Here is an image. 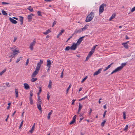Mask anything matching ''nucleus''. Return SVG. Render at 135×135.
Listing matches in <instances>:
<instances>
[{
	"mask_svg": "<svg viewBox=\"0 0 135 135\" xmlns=\"http://www.w3.org/2000/svg\"><path fill=\"white\" fill-rule=\"evenodd\" d=\"M94 16V13L93 12H91L87 16L85 21L88 22L91 21L93 18Z\"/></svg>",
	"mask_w": 135,
	"mask_h": 135,
	"instance_id": "f257e3e1",
	"label": "nucleus"
},
{
	"mask_svg": "<svg viewBox=\"0 0 135 135\" xmlns=\"http://www.w3.org/2000/svg\"><path fill=\"white\" fill-rule=\"evenodd\" d=\"M107 4L105 3H103L100 6L99 10V13L100 14L102 13L104 11V7H106Z\"/></svg>",
	"mask_w": 135,
	"mask_h": 135,
	"instance_id": "f03ea898",
	"label": "nucleus"
},
{
	"mask_svg": "<svg viewBox=\"0 0 135 135\" xmlns=\"http://www.w3.org/2000/svg\"><path fill=\"white\" fill-rule=\"evenodd\" d=\"M41 104L42 102L41 101L38 100L37 104V108L41 112H42V108L41 107Z\"/></svg>",
	"mask_w": 135,
	"mask_h": 135,
	"instance_id": "7ed1b4c3",
	"label": "nucleus"
},
{
	"mask_svg": "<svg viewBox=\"0 0 135 135\" xmlns=\"http://www.w3.org/2000/svg\"><path fill=\"white\" fill-rule=\"evenodd\" d=\"M78 45L77 44L73 43L71 46L70 47L71 50H75L77 48V46Z\"/></svg>",
	"mask_w": 135,
	"mask_h": 135,
	"instance_id": "20e7f679",
	"label": "nucleus"
},
{
	"mask_svg": "<svg viewBox=\"0 0 135 135\" xmlns=\"http://www.w3.org/2000/svg\"><path fill=\"white\" fill-rule=\"evenodd\" d=\"M36 41L35 40H33V41L31 43L30 46V48L31 50H33V46L35 45L36 43Z\"/></svg>",
	"mask_w": 135,
	"mask_h": 135,
	"instance_id": "39448f33",
	"label": "nucleus"
},
{
	"mask_svg": "<svg viewBox=\"0 0 135 135\" xmlns=\"http://www.w3.org/2000/svg\"><path fill=\"white\" fill-rule=\"evenodd\" d=\"M127 64L126 63H122L121 64V65L118 67V68L119 70L120 71H121L123 68V67L125 65H126Z\"/></svg>",
	"mask_w": 135,
	"mask_h": 135,
	"instance_id": "423d86ee",
	"label": "nucleus"
},
{
	"mask_svg": "<svg viewBox=\"0 0 135 135\" xmlns=\"http://www.w3.org/2000/svg\"><path fill=\"white\" fill-rule=\"evenodd\" d=\"M83 31L81 28H80L78 30L76 29L73 35H76L78 33H80Z\"/></svg>",
	"mask_w": 135,
	"mask_h": 135,
	"instance_id": "0eeeda50",
	"label": "nucleus"
},
{
	"mask_svg": "<svg viewBox=\"0 0 135 135\" xmlns=\"http://www.w3.org/2000/svg\"><path fill=\"white\" fill-rule=\"evenodd\" d=\"M102 68H100L98 70L95 72V73L93 74L94 76H95V75H98L99 74H100L101 71L102 70Z\"/></svg>",
	"mask_w": 135,
	"mask_h": 135,
	"instance_id": "6e6552de",
	"label": "nucleus"
},
{
	"mask_svg": "<svg viewBox=\"0 0 135 135\" xmlns=\"http://www.w3.org/2000/svg\"><path fill=\"white\" fill-rule=\"evenodd\" d=\"M85 37V36H83L82 37H80L77 41L76 44H77L78 45H79L81 43V42L83 40V38Z\"/></svg>",
	"mask_w": 135,
	"mask_h": 135,
	"instance_id": "1a4fd4ad",
	"label": "nucleus"
},
{
	"mask_svg": "<svg viewBox=\"0 0 135 135\" xmlns=\"http://www.w3.org/2000/svg\"><path fill=\"white\" fill-rule=\"evenodd\" d=\"M34 15L33 14H31L30 15H29L27 16V18L28 20V21L30 22L31 21L32 19V17Z\"/></svg>",
	"mask_w": 135,
	"mask_h": 135,
	"instance_id": "9d476101",
	"label": "nucleus"
},
{
	"mask_svg": "<svg viewBox=\"0 0 135 135\" xmlns=\"http://www.w3.org/2000/svg\"><path fill=\"white\" fill-rule=\"evenodd\" d=\"M9 20L13 24H16L17 23V22L16 21L14 20L13 18L10 17L9 18Z\"/></svg>",
	"mask_w": 135,
	"mask_h": 135,
	"instance_id": "9b49d317",
	"label": "nucleus"
},
{
	"mask_svg": "<svg viewBox=\"0 0 135 135\" xmlns=\"http://www.w3.org/2000/svg\"><path fill=\"white\" fill-rule=\"evenodd\" d=\"M38 72L36 70H35L33 73L32 75H31L32 77H35L36 75L37 74Z\"/></svg>",
	"mask_w": 135,
	"mask_h": 135,
	"instance_id": "f8f14e48",
	"label": "nucleus"
},
{
	"mask_svg": "<svg viewBox=\"0 0 135 135\" xmlns=\"http://www.w3.org/2000/svg\"><path fill=\"white\" fill-rule=\"evenodd\" d=\"M23 85L25 89H28L30 88V86L27 83H24Z\"/></svg>",
	"mask_w": 135,
	"mask_h": 135,
	"instance_id": "ddd939ff",
	"label": "nucleus"
},
{
	"mask_svg": "<svg viewBox=\"0 0 135 135\" xmlns=\"http://www.w3.org/2000/svg\"><path fill=\"white\" fill-rule=\"evenodd\" d=\"M53 112V111L52 110H51L50 112H49L48 114L47 118L48 120H50V116L52 114V113Z\"/></svg>",
	"mask_w": 135,
	"mask_h": 135,
	"instance_id": "4468645a",
	"label": "nucleus"
},
{
	"mask_svg": "<svg viewBox=\"0 0 135 135\" xmlns=\"http://www.w3.org/2000/svg\"><path fill=\"white\" fill-rule=\"evenodd\" d=\"M51 63L50 60L49 59H48L47 61V66L51 67Z\"/></svg>",
	"mask_w": 135,
	"mask_h": 135,
	"instance_id": "2eb2a0df",
	"label": "nucleus"
},
{
	"mask_svg": "<svg viewBox=\"0 0 135 135\" xmlns=\"http://www.w3.org/2000/svg\"><path fill=\"white\" fill-rule=\"evenodd\" d=\"M20 21L21 22V23L20 24L21 25H22L23 24V17L21 16H20Z\"/></svg>",
	"mask_w": 135,
	"mask_h": 135,
	"instance_id": "dca6fc26",
	"label": "nucleus"
},
{
	"mask_svg": "<svg viewBox=\"0 0 135 135\" xmlns=\"http://www.w3.org/2000/svg\"><path fill=\"white\" fill-rule=\"evenodd\" d=\"M120 71L118 68L115 69L114 70H113L110 74H112L114 73L117 72L118 71Z\"/></svg>",
	"mask_w": 135,
	"mask_h": 135,
	"instance_id": "f3484780",
	"label": "nucleus"
},
{
	"mask_svg": "<svg viewBox=\"0 0 135 135\" xmlns=\"http://www.w3.org/2000/svg\"><path fill=\"white\" fill-rule=\"evenodd\" d=\"M35 123H34L32 126V128L31 129V130L30 131V132L31 133H32L33 132V131H34L35 128Z\"/></svg>",
	"mask_w": 135,
	"mask_h": 135,
	"instance_id": "a211bd4d",
	"label": "nucleus"
},
{
	"mask_svg": "<svg viewBox=\"0 0 135 135\" xmlns=\"http://www.w3.org/2000/svg\"><path fill=\"white\" fill-rule=\"evenodd\" d=\"M122 44L124 46L126 49H128V46L127 44V43H123Z\"/></svg>",
	"mask_w": 135,
	"mask_h": 135,
	"instance_id": "6ab92c4d",
	"label": "nucleus"
},
{
	"mask_svg": "<svg viewBox=\"0 0 135 135\" xmlns=\"http://www.w3.org/2000/svg\"><path fill=\"white\" fill-rule=\"evenodd\" d=\"M51 32L50 29H48L45 32H43V34L45 35H46Z\"/></svg>",
	"mask_w": 135,
	"mask_h": 135,
	"instance_id": "aec40b11",
	"label": "nucleus"
},
{
	"mask_svg": "<svg viewBox=\"0 0 135 135\" xmlns=\"http://www.w3.org/2000/svg\"><path fill=\"white\" fill-rule=\"evenodd\" d=\"M116 16V14L115 13H114L112 15V16H111L110 18L109 19V21H111L112 19H113L114 17H115V16Z\"/></svg>",
	"mask_w": 135,
	"mask_h": 135,
	"instance_id": "412c9836",
	"label": "nucleus"
},
{
	"mask_svg": "<svg viewBox=\"0 0 135 135\" xmlns=\"http://www.w3.org/2000/svg\"><path fill=\"white\" fill-rule=\"evenodd\" d=\"M40 67L41 66L37 64V66H36L35 70H36L38 72L40 69Z\"/></svg>",
	"mask_w": 135,
	"mask_h": 135,
	"instance_id": "4be33fe9",
	"label": "nucleus"
},
{
	"mask_svg": "<svg viewBox=\"0 0 135 135\" xmlns=\"http://www.w3.org/2000/svg\"><path fill=\"white\" fill-rule=\"evenodd\" d=\"M52 82L51 80H50L49 85H48V87L49 88H51Z\"/></svg>",
	"mask_w": 135,
	"mask_h": 135,
	"instance_id": "5701e85b",
	"label": "nucleus"
},
{
	"mask_svg": "<svg viewBox=\"0 0 135 135\" xmlns=\"http://www.w3.org/2000/svg\"><path fill=\"white\" fill-rule=\"evenodd\" d=\"M12 51H13V54L14 55H15L18 53V51L16 50H14Z\"/></svg>",
	"mask_w": 135,
	"mask_h": 135,
	"instance_id": "b1692460",
	"label": "nucleus"
},
{
	"mask_svg": "<svg viewBox=\"0 0 135 135\" xmlns=\"http://www.w3.org/2000/svg\"><path fill=\"white\" fill-rule=\"evenodd\" d=\"M29 100L30 101V103L31 104H33V102L32 97H29Z\"/></svg>",
	"mask_w": 135,
	"mask_h": 135,
	"instance_id": "393cba45",
	"label": "nucleus"
},
{
	"mask_svg": "<svg viewBox=\"0 0 135 135\" xmlns=\"http://www.w3.org/2000/svg\"><path fill=\"white\" fill-rule=\"evenodd\" d=\"M15 93L16 97L17 98L18 96V92L17 89H15Z\"/></svg>",
	"mask_w": 135,
	"mask_h": 135,
	"instance_id": "a878e982",
	"label": "nucleus"
},
{
	"mask_svg": "<svg viewBox=\"0 0 135 135\" xmlns=\"http://www.w3.org/2000/svg\"><path fill=\"white\" fill-rule=\"evenodd\" d=\"M27 9L29 10L31 12H32L33 11V10L32 8L31 7V6H29L27 8Z\"/></svg>",
	"mask_w": 135,
	"mask_h": 135,
	"instance_id": "bb28decb",
	"label": "nucleus"
},
{
	"mask_svg": "<svg viewBox=\"0 0 135 135\" xmlns=\"http://www.w3.org/2000/svg\"><path fill=\"white\" fill-rule=\"evenodd\" d=\"M88 26V25H86L83 28H81L83 31L85 30L88 27L87 26Z\"/></svg>",
	"mask_w": 135,
	"mask_h": 135,
	"instance_id": "cd10ccee",
	"label": "nucleus"
},
{
	"mask_svg": "<svg viewBox=\"0 0 135 135\" xmlns=\"http://www.w3.org/2000/svg\"><path fill=\"white\" fill-rule=\"evenodd\" d=\"M97 46V45H96L93 46L91 51L94 52L95 51V49L96 46Z\"/></svg>",
	"mask_w": 135,
	"mask_h": 135,
	"instance_id": "c85d7f7f",
	"label": "nucleus"
},
{
	"mask_svg": "<svg viewBox=\"0 0 135 135\" xmlns=\"http://www.w3.org/2000/svg\"><path fill=\"white\" fill-rule=\"evenodd\" d=\"M2 14L5 15V16H7V13L4 11L2 10Z\"/></svg>",
	"mask_w": 135,
	"mask_h": 135,
	"instance_id": "c756f323",
	"label": "nucleus"
},
{
	"mask_svg": "<svg viewBox=\"0 0 135 135\" xmlns=\"http://www.w3.org/2000/svg\"><path fill=\"white\" fill-rule=\"evenodd\" d=\"M6 71V69H4L0 73V75H2Z\"/></svg>",
	"mask_w": 135,
	"mask_h": 135,
	"instance_id": "7c9ffc66",
	"label": "nucleus"
},
{
	"mask_svg": "<svg viewBox=\"0 0 135 135\" xmlns=\"http://www.w3.org/2000/svg\"><path fill=\"white\" fill-rule=\"evenodd\" d=\"M71 85L70 84L69 85V86L68 87V88L67 89V90H66V94H67L68 93V91H69L70 89L71 88Z\"/></svg>",
	"mask_w": 135,
	"mask_h": 135,
	"instance_id": "2f4dec72",
	"label": "nucleus"
},
{
	"mask_svg": "<svg viewBox=\"0 0 135 135\" xmlns=\"http://www.w3.org/2000/svg\"><path fill=\"white\" fill-rule=\"evenodd\" d=\"M43 63V61L42 60H40L39 62H38L37 64L41 66V65Z\"/></svg>",
	"mask_w": 135,
	"mask_h": 135,
	"instance_id": "473e14b6",
	"label": "nucleus"
},
{
	"mask_svg": "<svg viewBox=\"0 0 135 135\" xmlns=\"http://www.w3.org/2000/svg\"><path fill=\"white\" fill-rule=\"evenodd\" d=\"M94 52L92 51H90V52H89L88 55L89 56V57H90L91 55L93 54Z\"/></svg>",
	"mask_w": 135,
	"mask_h": 135,
	"instance_id": "72a5a7b5",
	"label": "nucleus"
},
{
	"mask_svg": "<svg viewBox=\"0 0 135 135\" xmlns=\"http://www.w3.org/2000/svg\"><path fill=\"white\" fill-rule=\"evenodd\" d=\"M70 49H71L70 47L69 46H68L66 47L65 49V50L68 51L70 50Z\"/></svg>",
	"mask_w": 135,
	"mask_h": 135,
	"instance_id": "f704fd0d",
	"label": "nucleus"
},
{
	"mask_svg": "<svg viewBox=\"0 0 135 135\" xmlns=\"http://www.w3.org/2000/svg\"><path fill=\"white\" fill-rule=\"evenodd\" d=\"M37 80V78H32L31 80L32 82H34L36 80Z\"/></svg>",
	"mask_w": 135,
	"mask_h": 135,
	"instance_id": "c9c22d12",
	"label": "nucleus"
},
{
	"mask_svg": "<svg viewBox=\"0 0 135 135\" xmlns=\"http://www.w3.org/2000/svg\"><path fill=\"white\" fill-rule=\"evenodd\" d=\"M88 77L87 76H86L83 79L81 80V83H83L84 81Z\"/></svg>",
	"mask_w": 135,
	"mask_h": 135,
	"instance_id": "e433bc0d",
	"label": "nucleus"
},
{
	"mask_svg": "<svg viewBox=\"0 0 135 135\" xmlns=\"http://www.w3.org/2000/svg\"><path fill=\"white\" fill-rule=\"evenodd\" d=\"M106 120H104V121L101 123V126H104V124L105 123Z\"/></svg>",
	"mask_w": 135,
	"mask_h": 135,
	"instance_id": "4c0bfd02",
	"label": "nucleus"
},
{
	"mask_svg": "<svg viewBox=\"0 0 135 135\" xmlns=\"http://www.w3.org/2000/svg\"><path fill=\"white\" fill-rule=\"evenodd\" d=\"M64 31H65L64 30H61V31L59 33V34L60 35H61L62 34V33H63V32H64Z\"/></svg>",
	"mask_w": 135,
	"mask_h": 135,
	"instance_id": "58836bf2",
	"label": "nucleus"
},
{
	"mask_svg": "<svg viewBox=\"0 0 135 135\" xmlns=\"http://www.w3.org/2000/svg\"><path fill=\"white\" fill-rule=\"evenodd\" d=\"M128 128V125H126L125 128L124 129V131H127Z\"/></svg>",
	"mask_w": 135,
	"mask_h": 135,
	"instance_id": "ea45409f",
	"label": "nucleus"
},
{
	"mask_svg": "<svg viewBox=\"0 0 135 135\" xmlns=\"http://www.w3.org/2000/svg\"><path fill=\"white\" fill-rule=\"evenodd\" d=\"M22 58V57H20V58L18 59L16 61V63H18L19 62V61H20V60L21 59V58Z\"/></svg>",
	"mask_w": 135,
	"mask_h": 135,
	"instance_id": "a19ab883",
	"label": "nucleus"
},
{
	"mask_svg": "<svg viewBox=\"0 0 135 135\" xmlns=\"http://www.w3.org/2000/svg\"><path fill=\"white\" fill-rule=\"evenodd\" d=\"M41 12L40 11H38L37 12V13L38 15V16H42V15H41Z\"/></svg>",
	"mask_w": 135,
	"mask_h": 135,
	"instance_id": "79ce46f5",
	"label": "nucleus"
},
{
	"mask_svg": "<svg viewBox=\"0 0 135 135\" xmlns=\"http://www.w3.org/2000/svg\"><path fill=\"white\" fill-rule=\"evenodd\" d=\"M123 113V118L124 119H125L126 118V114L125 112H124Z\"/></svg>",
	"mask_w": 135,
	"mask_h": 135,
	"instance_id": "37998d69",
	"label": "nucleus"
},
{
	"mask_svg": "<svg viewBox=\"0 0 135 135\" xmlns=\"http://www.w3.org/2000/svg\"><path fill=\"white\" fill-rule=\"evenodd\" d=\"M87 98V96H86L82 98L81 99H79V101H81V100H84L86 98Z\"/></svg>",
	"mask_w": 135,
	"mask_h": 135,
	"instance_id": "c03bdc74",
	"label": "nucleus"
},
{
	"mask_svg": "<svg viewBox=\"0 0 135 135\" xmlns=\"http://www.w3.org/2000/svg\"><path fill=\"white\" fill-rule=\"evenodd\" d=\"M75 122V121L73 120L69 124L70 125H71L74 123Z\"/></svg>",
	"mask_w": 135,
	"mask_h": 135,
	"instance_id": "a18cd8bd",
	"label": "nucleus"
},
{
	"mask_svg": "<svg viewBox=\"0 0 135 135\" xmlns=\"http://www.w3.org/2000/svg\"><path fill=\"white\" fill-rule=\"evenodd\" d=\"M82 107H83L82 105V104H81L80 103H79V109H81Z\"/></svg>",
	"mask_w": 135,
	"mask_h": 135,
	"instance_id": "49530a36",
	"label": "nucleus"
},
{
	"mask_svg": "<svg viewBox=\"0 0 135 135\" xmlns=\"http://www.w3.org/2000/svg\"><path fill=\"white\" fill-rule=\"evenodd\" d=\"M107 112V110H105L104 111V114H103V118H104L105 117V115H106V113Z\"/></svg>",
	"mask_w": 135,
	"mask_h": 135,
	"instance_id": "de8ad7c7",
	"label": "nucleus"
},
{
	"mask_svg": "<svg viewBox=\"0 0 135 135\" xmlns=\"http://www.w3.org/2000/svg\"><path fill=\"white\" fill-rule=\"evenodd\" d=\"M50 95L49 94V93H48L47 94V99L48 100H49Z\"/></svg>",
	"mask_w": 135,
	"mask_h": 135,
	"instance_id": "09e8293b",
	"label": "nucleus"
},
{
	"mask_svg": "<svg viewBox=\"0 0 135 135\" xmlns=\"http://www.w3.org/2000/svg\"><path fill=\"white\" fill-rule=\"evenodd\" d=\"M32 92H33V91L32 90L31 91H30V97H32V95H33V94L32 93Z\"/></svg>",
	"mask_w": 135,
	"mask_h": 135,
	"instance_id": "8fccbe9b",
	"label": "nucleus"
},
{
	"mask_svg": "<svg viewBox=\"0 0 135 135\" xmlns=\"http://www.w3.org/2000/svg\"><path fill=\"white\" fill-rule=\"evenodd\" d=\"M23 121L22 120V122H21V123L19 127V128H21V127H22V126L23 125Z\"/></svg>",
	"mask_w": 135,
	"mask_h": 135,
	"instance_id": "3c124183",
	"label": "nucleus"
},
{
	"mask_svg": "<svg viewBox=\"0 0 135 135\" xmlns=\"http://www.w3.org/2000/svg\"><path fill=\"white\" fill-rule=\"evenodd\" d=\"M2 3L3 4H9V3H7V2H2Z\"/></svg>",
	"mask_w": 135,
	"mask_h": 135,
	"instance_id": "603ef678",
	"label": "nucleus"
},
{
	"mask_svg": "<svg viewBox=\"0 0 135 135\" xmlns=\"http://www.w3.org/2000/svg\"><path fill=\"white\" fill-rule=\"evenodd\" d=\"M76 115H75L73 117V119L76 121Z\"/></svg>",
	"mask_w": 135,
	"mask_h": 135,
	"instance_id": "864d4df0",
	"label": "nucleus"
},
{
	"mask_svg": "<svg viewBox=\"0 0 135 135\" xmlns=\"http://www.w3.org/2000/svg\"><path fill=\"white\" fill-rule=\"evenodd\" d=\"M29 59H27V61H26V66L27 65L28 63V62H29Z\"/></svg>",
	"mask_w": 135,
	"mask_h": 135,
	"instance_id": "5fc2aeb1",
	"label": "nucleus"
},
{
	"mask_svg": "<svg viewBox=\"0 0 135 135\" xmlns=\"http://www.w3.org/2000/svg\"><path fill=\"white\" fill-rule=\"evenodd\" d=\"M90 57L88 55L87 57L86 58L85 61H87L88 60V59Z\"/></svg>",
	"mask_w": 135,
	"mask_h": 135,
	"instance_id": "6e6d98bb",
	"label": "nucleus"
},
{
	"mask_svg": "<svg viewBox=\"0 0 135 135\" xmlns=\"http://www.w3.org/2000/svg\"><path fill=\"white\" fill-rule=\"evenodd\" d=\"M76 99H75V100L73 99L72 100V102L71 103L72 105H73L74 104V102H75V101H76Z\"/></svg>",
	"mask_w": 135,
	"mask_h": 135,
	"instance_id": "4d7b16f0",
	"label": "nucleus"
},
{
	"mask_svg": "<svg viewBox=\"0 0 135 135\" xmlns=\"http://www.w3.org/2000/svg\"><path fill=\"white\" fill-rule=\"evenodd\" d=\"M63 71L64 70H63L62 71L61 73V74L60 76V77L61 78H62L63 77Z\"/></svg>",
	"mask_w": 135,
	"mask_h": 135,
	"instance_id": "13d9d810",
	"label": "nucleus"
},
{
	"mask_svg": "<svg viewBox=\"0 0 135 135\" xmlns=\"http://www.w3.org/2000/svg\"><path fill=\"white\" fill-rule=\"evenodd\" d=\"M56 22L54 21L53 23V25L52 26V27H53L56 24Z\"/></svg>",
	"mask_w": 135,
	"mask_h": 135,
	"instance_id": "bf43d9fd",
	"label": "nucleus"
},
{
	"mask_svg": "<svg viewBox=\"0 0 135 135\" xmlns=\"http://www.w3.org/2000/svg\"><path fill=\"white\" fill-rule=\"evenodd\" d=\"M92 111V110L91 108H90V110L89 112V115H91V113Z\"/></svg>",
	"mask_w": 135,
	"mask_h": 135,
	"instance_id": "052dcab7",
	"label": "nucleus"
},
{
	"mask_svg": "<svg viewBox=\"0 0 135 135\" xmlns=\"http://www.w3.org/2000/svg\"><path fill=\"white\" fill-rule=\"evenodd\" d=\"M17 38L16 37H14V39L13 40V42H15L16 40L17 39Z\"/></svg>",
	"mask_w": 135,
	"mask_h": 135,
	"instance_id": "680f3d73",
	"label": "nucleus"
},
{
	"mask_svg": "<svg viewBox=\"0 0 135 135\" xmlns=\"http://www.w3.org/2000/svg\"><path fill=\"white\" fill-rule=\"evenodd\" d=\"M41 91H42L41 88V87H40L39 90L38 92H39L40 93H41Z\"/></svg>",
	"mask_w": 135,
	"mask_h": 135,
	"instance_id": "e2e57ef3",
	"label": "nucleus"
},
{
	"mask_svg": "<svg viewBox=\"0 0 135 135\" xmlns=\"http://www.w3.org/2000/svg\"><path fill=\"white\" fill-rule=\"evenodd\" d=\"M16 110L13 113L12 115V117H13L14 115V114H15V113H16Z\"/></svg>",
	"mask_w": 135,
	"mask_h": 135,
	"instance_id": "0e129e2a",
	"label": "nucleus"
},
{
	"mask_svg": "<svg viewBox=\"0 0 135 135\" xmlns=\"http://www.w3.org/2000/svg\"><path fill=\"white\" fill-rule=\"evenodd\" d=\"M48 67V68L47 70V71H49L50 70V68L51 67L47 66Z\"/></svg>",
	"mask_w": 135,
	"mask_h": 135,
	"instance_id": "69168bd1",
	"label": "nucleus"
},
{
	"mask_svg": "<svg viewBox=\"0 0 135 135\" xmlns=\"http://www.w3.org/2000/svg\"><path fill=\"white\" fill-rule=\"evenodd\" d=\"M84 118V117L80 118V119L79 122H80Z\"/></svg>",
	"mask_w": 135,
	"mask_h": 135,
	"instance_id": "338daca9",
	"label": "nucleus"
},
{
	"mask_svg": "<svg viewBox=\"0 0 135 135\" xmlns=\"http://www.w3.org/2000/svg\"><path fill=\"white\" fill-rule=\"evenodd\" d=\"M10 50L12 51H13V47H10Z\"/></svg>",
	"mask_w": 135,
	"mask_h": 135,
	"instance_id": "774afa93",
	"label": "nucleus"
}]
</instances>
